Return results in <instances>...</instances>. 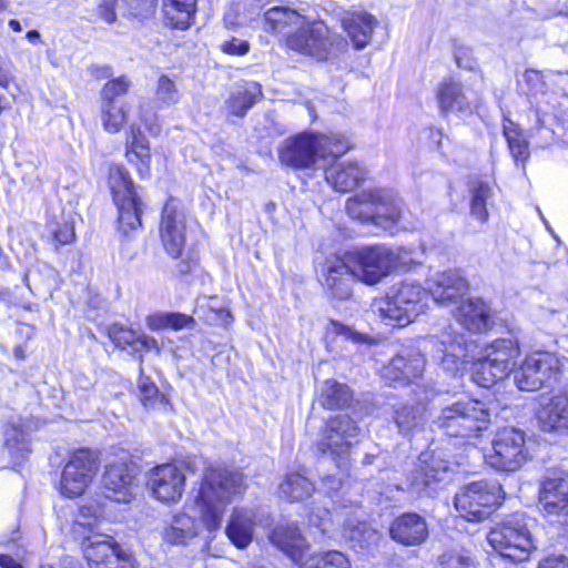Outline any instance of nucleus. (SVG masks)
<instances>
[{"label": "nucleus", "instance_id": "obj_1", "mask_svg": "<svg viewBox=\"0 0 568 568\" xmlns=\"http://www.w3.org/2000/svg\"><path fill=\"white\" fill-rule=\"evenodd\" d=\"M245 489L244 475L236 468L219 465L204 470L196 504L210 531L220 528L226 505Z\"/></svg>", "mask_w": 568, "mask_h": 568}, {"label": "nucleus", "instance_id": "obj_2", "mask_svg": "<svg viewBox=\"0 0 568 568\" xmlns=\"http://www.w3.org/2000/svg\"><path fill=\"white\" fill-rule=\"evenodd\" d=\"M349 149L339 134L302 132L287 138L280 151L282 164L295 170L324 169Z\"/></svg>", "mask_w": 568, "mask_h": 568}, {"label": "nucleus", "instance_id": "obj_3", "mask_svg": "<svg viewBox=\"0 0 568 568\" xmlns=\"http://www.w3.org/2000/svg\"><path fill=\"white\" fill-rule=\"evenodd\" d=\"M427 290L419 283L403 281L374 302L373 311L389 326L405 327L425 313Z\"/></svg>", "mask_w": 568, "mask_h": 568}, {"label": "nucleus", "instance_id": "obj_4", "mask_svg": "<svg viewBox=\"0 0 568 568\" xmlns=\"http://www.w3.org/2000/svg\"><path fill=\"white\" fill-rule=\"evenodd\" d=\"M490 414L479 400L464 398L445 405L434 424L448 437L471 438L487 428Z\"/></svg>", "mask_w": 568, "mask_h": 568}, {"label": "nucleus", "instance_id": "obj_5", "mask_svg": "<svg viewBox=\"0 0 568 568\" xmlns=\"http://www.w3.org/2000/svg\"><path fill=\"white\" fill-rule=\"evenodd\" d=\"M402 201L388 190H364L346 202L347 214L362 223L387 229L402 217Z\"/></svg>", "mask_w": 568, "mask_h": 568}, {"label": "nucleus", "instance_id": "obj_6", "mask_svg": "<svg viewBox=\"0 0 568 568\" xmlns=\"http://www.w3.org/2000/svg\"><path fill=\"white\" fill-rule=\"evenodd\" d=\"M487 540L501 557L518 562L527 560L535 548L525 518L519 514L511 515L493 527Z\"/></svg>", "mask_w": 568, "mask_h": 568}, {"label": "nucleus", "instance_id": "obj_7", "mask_svg": "<svg viewBox=\"0 0 568 568\" xmlns=\"http://www.w3.org/2000/svg\"><path fill=\"white\" fill-rule=\"evenodd\" d=\"M504 499L501 486L496 481H475L455 496V508L468 521H483Z\"/></svg>", "mask_w": 568, "mask_h": 568}, {"label": "nucleus", "instance_id": "obj_8", "mask_svg": "<svg viewBox=\"0 0 568 568\" xmlns=\"http://www.w3.org/2000/svg\"><path fill=\"white\" fill-rule=\"evenodd\" d=\"M113 201L118 206L119 227L128 234L141 226L142 203L136 195L129 172L123 166H113L109 173Z\"/></svg>", "mask_w": 568, "mask_h": 568}, {"label": "nucleus", "instance_id": "obj_9", "mask_svg": "<svg viewBox=\"0 0 568 568\" xmlns=\"http://www.w3.org/2000/svg\"><path fill=\"white\" fill-rule=\"evenodd\" d=\"M567 369V358L559 359L550 353H535L529 355L515 372L514 379L519 389L535 392L552 378L561 381Z\"/></svg>", "mask_w": 568, "mask_h": 568}, {"label": "nucleus", "instance_id": "obj_10", "mask_svg": "<svg viewBox=\"0 0 568 568\" xmlns=\"http://www.w3.org/2000/svg\"><path fill=\"white\" fill-rule=\"evenodd\" d=\"M491 452L485 456L487 464L503 471H516L529 459L525 433L515 427L499 429L493 442Z\"/></svg>", "mask_w": 568, "mask_h": 568}, {"label": "nucleus", "instance_id": "obj_11", "mask_svg": "<svg viewBox=\"0 0 568 568\" xmlns=\"http://www.w3.org/2000/svg\"><path fill=\"white\" fill-rule=\"evenodd\" d=\"M359 427L347 415H336L325 422L317 443V449L322 455L329 454L333 458L337 457L336 466L339 469H346L348 450L357 442Z\"/></svg>", "mask_w": 568, "mask_h": 568}, {"label": "nucleus", "instance_id": "obj_12", "mask_svg": "<svg viewBox=\"0 0 568 568\" xmlns=\"http://www.w3.org/2000/svg\"><path fill=\"white\" fill-rule=\"evenodd\" d=\"M347 255L353 274L367 285H375L388 276L398 258L392 248L383 245L363 247Z\"/></svg>", "mask_w": 568, "mask_h": 568}, {"label": "nucleus", "instance_id": "obj_13", "mask_svg": "<svg viewBox=\"0 0 568 568\" xmlns=\"http://www.w3.org/2000/svg\"><path fill=\"white\" fill-rule=\"evenodd\" d=\"M98 468L99 460L95 453L89 449L74 452L62 470L61 494L68 498L81 496L92 481Z\"/></svg>", "mask_w": 568, "mask_h": 568}, {"label": "nucleus", "instance_id": "obj_14", "mask_svg": "<svg viewBox=\"0 0 568 568\" xmlns=\"http://www.w3.org/2000/svg\"><path fill=\"white\" fill-rule=\"evenodd\" d=\"M333 40L328 28L322 21H307L288 34L287 48L317 60H326L331 53Z\"/></svg>", "mask_w": 568, "mask_h": 568}, {"label": "nucleus", "instance_id": "obj_15", "mask_svg": "<svg viewBox=\"0 0 568 568\" xmlns=\"http://www.w3.org/2000/svg\"><path fill=\"white\" fill-rule=\"evenodd\" d=\"M434 348V357L448 374H456L468 357V341L464 334L448 326L427 341Z\"/></svg>", "mask_w": 568, "mask_h": 568}, {"label": "nucleus", "instance_id": "obj_16", "mask_svg": "<svg viewBox=\"0 0 568 568\" xmlns=\"http://www.w3.org/2000/svg\"><path fill=\"white\" fill-rule=\"evenodd\" d=\"M160 239L168 255L172 258L181 257L186 243V217L173 199L162 210Z\"/></svg>", "mask_w": 568, "mask_h": 568}, {"label": "nucleus", "instance_id": "obj_17", "mask_svg": "<svg viewBox=\"0 0 568 568\" xmlns=\"http://www.w3.org/2000/svg\"><path fill=\"white\" fill-rule=\"evenodd\" d=\"M135 467L123 459L109 463L102 477L105 499L130 503L134 496Z\"/></svg>", "mask_w": 568, "mask_h": 568}, {"label": "nucleus", "instance_id": "obj_18", "mask_svg": "<svg viewBox=\"0 0 568 568\" xmlns=\"http://www.w3.org/2000/svg\"><path fill=\"white\" fill-rule=\"evenodd\" d=\"M185 475L175 464H163L152 469L149 485L153 496L164 504L178 503L185 488Z\"/></svg>", "mask_w": 568, "mask_h": 568}, {"label": "nucleus", "instance_id": "obj_19", "mask_svg": "<svg viewBox=\"0 0 568 568\" xmlns=\"http://www.w3.org/2000/svg\"><path fill=\"white\" fill-rule=\"evenodd\" d=\"M426 359L418 349H405L393 357L382 369V377L389 383L408 384L420 378Z\"/></svg>", "mask_w": 568, "mask_h": 568}, {"label": "nucleus", "instance_id": "obj_20", "mask_svg": "<svg viewBox=\"0 0 568 568\" xmlns=\"http://www.w3.org/2000/svg\"><path fill=\"white\" fill-rule=\"evenodd\" d=\"M352 268L347 254L343 257L332 255L325 260L322 268L324 285L334 297L338 300L351 297L352 283L356 278Z\"/></svg>", "mask_w": 568, "mask_h": 568}, {"label": "nucleus", "instance_id": "obj_21", "mask_svg": "<svg viewBox=\"0 0 568 568\" xmlns=\"http://www.w3.org/2000/svg\"><path fill=\"white\" fill-rule=\"evenodd\" d=\"M267 520L260 508L236 507L231 514L225 531L234 546L244 549L253 539L254 527Z\"/></svg>", "mask_w": 568, "mask_h": 568}, {"label": "nucleus", "instance_id": "obj_22", "mask_svg": "<svg viewBox=\"0 0 568 568\" xmlns=\"http://www.w3.org/2000/svg\"><path fill=\"white\" fill-rule=\"evenodd\" d=\"M426 519L417 513H405L396 517L389 526L390 538L403 546H419L428 538Z\"/></svg>", "mask_w": 568, "mask_h": 568}, {"label": "nucleus", "instance_id": "obj_23", "mask_svg": "<svg viewBox=\"0 0 568 568\" xmlns=\"http://www.w3.org/2000/svg\"><path fill=\"white\" fill-rule=\"evenodd\" d=\"M427 291L435 302L447 305L466 294L468 283L458 271L437 272L427 280Z\"/></svg>", "mask_w": 568, "mask_h": 568}, {"label": "nucleus", "instance_id": "obj_24", "mask_svg": "<svg viewBox=\"0 0 568 568\" xmlns=\"http://www.w3.org/2000/svg\"><path fill=\"white\" fill-rule=\"evenodd\" d=\"M539 504L548 515L568 517V477L546 478L539 488Z\"/></svg>", "mask_w": 568, "mask_h": 568}, {"label": "nucleus", "instance_id": "obj_25", "mask_svg": "<svg viewBox=\"0 0 568 568\" xmlns=\"http://www.w3.org/2000/svg\"><path fill=\"white\" fill-rule=\"evenodd\" d=\"M325 179L336 191L349 192L362 183L367 174L364 166L355 161H343L327 168L325 165Z\"/></svg>", "mask_w": 568, "mask_h": 568}, {"label": "nucleus", "instance_id": "obj_26", "mask_svg": "<svg viewBox=\"0 0 568 568\" xmlns=\"http://www.w3.org/2000/svg\"><path fill=\"white\" fill-rule=\"evenodd\" d=\"M304 16L290 7H273L263 13V29L266 32L280 34L287 43L288 34L304 23Z\"/></svg>", "mask_w": 568, "mask_h": 568}, {"label": "nucleus", "instance_id": "obj_27", "mask_svg": "<svg viewBox=\"0 0 568 568\" xmlns=\"http://www.w3.org/2000/svg\"><path fill=\"white\" fill-rule=\"evenodd\" d=\"M454 316L469 332L479 333L486 331L490 324V308L480 298L462 301Z\"/></svg>", "mask_w": 568, "mask_h": 568}, {"label": "nucleus", "instance_id": "obj_28", "mask_svg": "<svg viewBox=\"0 0 568 568\" xmlns=\"http://www.w3.org/2000/svg\"><path fill=\"white\" fill-rule=\"evenodd\" d=\"M270 540L296 562L303 559L308 548L306 539L294 524L277 525L273 529Z\"/></svg>", "mask_w": 568, "mask_h": 568}, {"label": "nucleus", "instance_id": "obj_29", "mask_svg": "<svg viewBox=\"0 0 568 568\" xmlns=\"http://www.w3.org/2000/svg\"><path fill=\"white\" fill-rule=\"evenodd\" d=\"M537 419L545 432H564L568 429V397L557 395L542 404Z\"/></svg>", "mask_w": 568, "mask_h": 568}, {"label": "nucleus", "instance_id": "obj_30", "mask_svg": "<svg viewBox=\"0 0 568 568\" xmlns=\"http://www.w3.org/2000/svg\"><path fill=\"white\" fill-rule=\"evenodd\" d=\"M419 462L420 465L413 473L410 483L412 488L418 494L426 491L434 483L444 481L448 473V464L436 459L434 455H422Z\"/></svg>", "mask_w": 568, "mask_h": 568}, {"label": "nucleus", "instance_id": "obj_31", "mask_svg": "<svg viewBox=\"0 0 568 568\" xmlns=\"http://www.w3.org/2000/svg\"><path fill=\"white\" fill-rule=\"evenodd\" d=\"M519 353L517 341L499 338L487 345L483 355L493 363V366L497 367V372H503L508 376L516 365Z\"/></svg>", "mask_w": 568, "mask_h": 568}, {"label": "nucleus", "instance_id": "obj_32", "mask_svg": "<svg viewBox=\"0 0 568 568\" xmlns=\"http://www.w3.org/2000/svg\"><path fill=\"white\" fill-rule=\"evenodd\" d=\"M437 99L444 114L450 112L471 113L476 106L475 101L469 99L463 85L453 81L440 85Z\"/></svg>", "mask_w": 568, "mask_h": 568}, {"label": "nucleus", "instance_id": "obj_33", "mask_svg": "<svg viewBox=\"0 0 568 568\" xmlns=\"http://www.w3.org/2000/svg\"><path fill=\"white\" fill-rule=\"evenodd\" d=\"M378 20L365 11H355L344 20V29L357 50L364 49L372 40Z\"/></svg>", "mask_w": 568, "mask_h": 568}, {"label": "nucleus", "instance_id": "obj_34", "mask_svg": "<svg viewBox=\"0 0 568 568\" xmlns=\"http://www.w3.org/2000/svg\"><path fill=\"white\" fill-rule=\"evenodd\" d=\"M118 546L112 537L100 534H90L82 539L83 555L90 568H102Z\"/></svg>", "mask_w": 568, "mask_h": 568}, {"label": "nucleus", "instance_id": "obj_35", "mask_svg": "<svg viewBox=\"0 0 568 568\" xmlns=\"http://www.w3.org/2000/svg\"><path fill=\"white\" fill-rule=\"evenodd\" d=\"M197 0H162L165 24L186 30L194 21Z\"/></svg>", "mask_w": 568, "mask_h": 568}, {"label": "nucleus", "instance_id": "obj_36", "mask_svg": "<svg viewBox=\"0 0 568 568\" xmlns=\"http://www.w3.org/2000/svg\"><path fill=\"white\" fill-rule=\"evenodd\" d=\"M429 398V392L426 390L425 395L418 398V403H400L395 406L393 420L400 434L409 435L414 429L422 425L425 410L423 402H427Z\"/></svg>", "mask_w": 568, "mask_h": 568}, {"label": "nucleus", "instance_id": "obj_37", "mask_svg": "<svg viewBox=\"0 0 568 568\" xmlns=\"http://www.w3.org/2000/svg\"><path fill=\"white\" fill-rule=\"evenodd\" d=\"M125 155L129 162L138 165L141 175L149 174L151 162L149 141L135 124L130 126V133L126 138Z\"/></svg>", "mask_w": 568, "mask_h": 568}, {"label": "nucleus", "instance_id": "obj_38", "mask_svg": "<svg viewBox=\"0 0 568 568\" xmlns=\"http://www.w3.org/2000/svg\"><path fill=\"white\" fill-rule=\"evenodd\" d=\"M262 94L261 85L256 82H246L236 85L226 101V109L230 114L244 116Z\"/></svg>", "mask_w": 568, "mask_h": 568}, {"label": "nucleus", "instance_id": "obj_39", "mask_svg": "<svg viewBox=\"0 0 568 568\" xmlns=\"http://www.w3.org/2000/svg\"><path fill=\"white\" fill-rule=\"evenodd\" d=\"M503 134L516 164H525L530 156L529 142L518 124L504 115Z\"/></svg>", "mask_w": 568, "mask_h": 568}, {"label": "nucleus", "instance_id": "obj_40", "mask_svg": "<svg viewBox=\"0 0 568 568\" xmlns=\"http://www.w3.org/2000/svg\"><path fill=\"white\" fill-rule=\"evenodd\" d=\"M197 535V524L187 514H176L164 529L163 538L172 545H184Z\"/></svg>", "mask_w": 568, "mask_h": 568}, {"label": "nucleus", "instance_id": "obj_41", "mask_svg": "<svg viewBox=\"0 0 568 568\" xmlns=\"http://www.w3.org/2000/svg\"><path fill=\"white\" fill-rule=\"evenodd\" d=\"M196 321L192 315L178 312H158L146 317V325L152 331H161L171 328L181 331L185 328H194Z\"/></svg>", "mask_w": 568, "mask_h": 568}, {"label": "nucleus", "instance_id": "obj_42", "mask_svg": "<svg viewBox=\"0 0 568 568\" xmlns=\"http://www.w3.org/2000/svg\"><path fill=\"white\" fill-rule=\"evenodd\" d=\"M352 399V392L345 384L333 379L324 382L321 389V404L327 409H338L347 406Z\"/></svg>", "mask_w": 568, "mask_h": 568}, {"label": "nucleus", "instance_id": "obj_43", "mask_svg": "<svg viewBox=\"0 0 568 568\" xmlns=\"http://www.w3.org/2000/svg\"><path fill=\"white\" fill-rule=\"evenodd\" d=\"M470 192V214L481 224L489 219L487 203L493 196V190L488 183L483 181L474 182L469 189Z\"/></svg>", "mask_w": 568, "mask_h": 568}, {"label": "nucleus", "instance_id": "obj_44", "mask_svg": "<svg viewBox=\"0 0 568 568\" xmlns=\"http://www.w3.org/2000/svg\"><path fill=\"white\" fill-rule=\"evenodd\" d=\"M101 120L105 131L118 133L126 122V103L124 101H101Z\"/></svg>", "mask_w": 568, "mask_h": 568}, {"label": "nucleus", "instance_id": "obj_45", "mask_svg": "<svg viewBox=\"0 0 568 568\" xmlns=\"http://www.w3.org/2000/svg\"><path fill=\"white\" fill-rule=\"evenodd\" d=\"M314 490V485L298 473L290 474L280 485V494L290 500H303Z\"/></svg>", "mask_w": 568, "mask_h": 568}, {"label": "nucleus", "instance_id": "obj_46", "mask_svg": "<svg viewBox=\"0 0 568 568\" xmlns=\"http://www.w3.org/2000/svg\"><path fill=\"white\" fill-rule=\"evenodd\" d=\"M6 446L11 457L18 463L26 460L30 454L28 434L17 426L6 429Z\"/></svg>", "mask_w": 568, "mask_h": 568}, {"label": "nucleus", "instance_id": "obj_47", "mask_svg": "<svg viewBox=\"0 0 568 568\" xmlns=\"http://www.w3.org/2000/svg\"><path fill=\"white\" fill-rule=\"evenodd\" d=\"M497 367L484 355L473 364L471 379L480 387L489 388L498 381L507 376L503 372H497Z\"/></svg>", "mask_w": 568, "mask_h": 568}, {"label": "nucleus", "instance_id": "obj_48", "mask_svg": "<svg viewBox=\"0 0 568 568\" xmlns=\"http://www.w3.org/2000/svg\"><path fill=\"white\" fill-rule=\"evenodd\" d=\"M302 568H351V564L342 552L331 550L312 556Z\"/></svg>", "mask_w": 568, "mask_h": 568}, {"label": "nucleus", "instance_id": "obj_49", "mask_svg": "<svg viewBox=\"0 0 568 568\" xmlns=\"http://www.w3.org/2000/svg\"><path fill=\"white\" fill-rule=\"evenodd\" d=\"M438 568H477V565L470 551L462 548L440 555Z\"/></svg>", "mask_w": 568, "mask_h": 568}, {"label": "nucleus", "instance_id": "obj_50", "mask_svg": "<svg viewBox=\"0 0 568 568\" xmlns=\"http://www.w3.org/2000/svg\"><path fill=\"white\" fill-rule=\"evenodd\" d=\"M108 332L110 338L118 347H131L133 352H136L138 341L140 336L139 332L120 325L110 326Z\"/></svg>", "mask_w": 568, "mask_h": 568}, {"label": "nucleus", "instance_id": "obj_51", "mask_svg": "<svg viewBox=\"0 0 568 568\" xmlns=\"http://www.w3.org/2000/svg\"><path fill=\"white\" fill-rule=\"evenodd\" d=\"M142 356H140V379L138 388L140 392V399L145 407H153L159 399L158 386L150 379V377L143 375L142 368Z\"/></svg>", "mask_w": 568, "mask_h": 568}, {"label": "nucleus", "instance_id": "obj_52", "mask_svg": "<svg viewBox=\"0 0 568 568\" xmlns=\"http://www.w3.org/2000/svg\"><path fill=\"white\" fill-rule=\"evenodd\" d=\"M131 82L126 77H119L108 81L101 90V101H122L130 89Z\"/></svg>", "mask_w": 568, "mask_h": 568}, {"label": "nucleus", "instance_id": "obj_53", "mask_svg": "<svg viewBox=\"0 0 568 568\" xmlns=\"http://www.w3.org/2000/svg\"><path fill=\"white\" fill-rule=\"evenodd\" d=\"M156 97L166 105L174 104L179 101V91L176 85L169 77L162 75L159 78Z\"/></svg>", "mask_w": 568, "mask_h": 568}, {"label": "nucleus", "instance_id": "obj_54", "mask_svg": "<svg viewBox=\"0 0 568 568\" xmlns=\"http://www.w3.org/2000/svg\"><path fill=\"white\" fill-rule=\"evenodd\" d=\"M102 568H136V561L131 551L119 545Z\"/></svg>", "mask_w": 568, "mask_h": 568}, {"label": "nucleus", "instance_id": "obj_55", "mask_svg": "<svg viewBox=\"0 0 568 568\" xmlns=\"http://www.w3.org/2000/svg\"><path fill=\"white\" fill-rule=\"evenodd\" d=\"M140 121L148 128V130L152 134H158L160 131V126L158 124V118L154 112H152L149 104L140 105Z\"/></svg>", "mask_w": 568, "mask_h": 568}, {"label": "nucleus", "instance_id": "obj_56", "mask_svg": "<svg viewBox=\"0 0 568 568\" xmlns=\"http://www.w3.org/2000/svg\"><path fill=\"white\" fill-rule=\"evenodd\" d=\"M308 523L311 526L318 528L322 534H325L331 524V514L326 508L318 509L317 513L311 511Z\"/></svg>", "mask_w": 568, "mask_h": 568}, {"label": "nucleus", "instance_id": "obj_57", "mask_svg": "<svg viewBox=\"0 0 568 568\" xmlns=\"http://www.w3.org/2000/svg\"><path fill=\"white\" fill-rule=\"evenodd\" d=\"M75 233L71 223H63L53 231V240L58 245H65L74 241Z\"/></svg>", "mask_w": 568, "mask_h": 568}, {"label": "nucleus", "instance_id": "obj_58", "mask_svg": "<svg viewBox=\"0 0 568 568\" xmlns=\"http://www.w3.org/2000/svg\"><path fill=\"white\" fill-rule=\"evenodd\" d=\"M222 50L227 54L243 55L248 52L250 44L245 40H239L233 38L232 40L225 41L222 44Z\"/></svg>", "mask_w": 568, "mask_h": 568}, {"label": "nucleus", "instance_id": "obj_59", "mask_svg": "<svg viewBox=\"0 0 568 568\" xmlns=\"http://www.w3.org/2000/svg\"><path fill=\"white\" fill-rule=\"evenodd\" d=\"M351 540L357 541L363 547V541H369L376 538V531L368 528L366 524H359L357 528L351 531Z\"/></svg>", "mask_w": 568, "mask_h": 568}, {"label": "nucleus", "instance_id": "obj_60", "mask_svg": "<svg viewBox=\"0 0 568 568\" xmlns=\"http://www.w3.org/2000/svg\"><path fill=\"white\" fill-rule=\"evenodd\" d=\"M538 568H568V557L549 556L539 564Z\"/></svg>", "mask_w": 568, "mask_h": 568}, {"label": "nucleus", "instance_id": "obj_61", "mask_svg": "<svg viewBox=\"0 0 568 568\" xmlns=\"http://www.w3.org/2000/svg\"><path fill=\"white\" fill-rule=\"evenodd\" d=\"M99 14L105 22H108V23L114 22L116 19V14L114 11V0H104L99 6Z\"/></svg>", "mask_w": 568, "mask_h": 568}, {"label": "nucleus", "instance_id": "obj_62", "mask_svg": "<svg viewBox=\"0 0 568 568\" xmlns=\"http://www.w3.org/2000/svg\"><path fill=\"white\" fill-rule=\"evenodd\" d=\"M144 349L145 351L154 349L156 352H160L159 342L154 337H151V336L140 333L136 352H142Z\"/></svg>", "mask_w": 568, "mask_h": 568}, {"label": "nucleus", "instance_id": "obj_63", "mask_svg": "<svg viewBox=\"0 0 568 568\" xmlns=\"http://www.w3.org/2000/svg\"><path fill=\"white\" fill-rule=\"evenodd\" d=\"M332 326L337 334L343 335L347 339H352L355 342L362 341V335L354 332L351 327H347V326H345L341 323H336V322H332Z\"/></svg>", "mask_w": 568, "mask_h": 568}, {"label": "nucleus", "instance_id": "obj_64", "mask_svg": "<svg viewBox=\"0 0 568 568\" xmlns=\"http://www.w3.org/2000/svg\"><path fill=\"white\" fill-rule=\"evenodd\" d=\"M342 478L336 476H326L322 478V485L327 493L336 491L342 487Z\"/></svg>", "mask_w": 568, "mask_h": 568}]
</instances>
